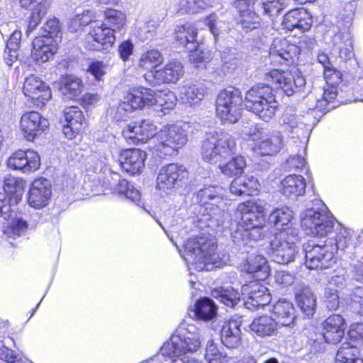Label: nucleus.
Returning a JSON list of instances; mask_svg holds the SVG:
<instances>
[{
    "label": "nucleus",
    "instance_id": "obj_9",
    "mask_svg": "<svg viewBox=\"0 0 363 363\" xmlns=\"http://www.w3.org/2000/svg\"><path fill=\"white\" fill-rule=\"evenodd\" d=\"M301 225L307 235H327L334 226V218L322 205L320 208H307L301 213Z\"/></svg>",
    "mask_w": 363,
    "mask_h": 363
},
{
    "label": "nucleus",
    "instance_id": "obj_64",
    "mask_svg": "<svg viewBox=\"0 0 363 363\" xmlns=\"http://www.w3.org/2000/svg\"><path fill=\"white\" fill-rule=\"evenodd\" d=\"M351 296L353 311L363 317V289L360 286L355 287Z\"/></svg>",
    "mask_w": 363,
    "mask_h": 363
},
{
    "label": "nucleus",
    "instance_id": "obj_60",
    "mask_svg": "<svg viewBox=\"0 0 363 363\" xmlns=\"http://www.w3.org/2000/svg\"><path fill=\"white\" fill-rule=\"evenodd\" d=\"M214 2L206 3L204 0H180L179 11L184 13L196 12L199 9H204L207 5L212 6Z\"/></svg>",
    "mask_w": 363,
    "mask_h": 363
},
{
    "label": "nucleus",
    "instance_id": "obj_25",
    "mask_svg": "<svg viewBox=\"0 0 363 363\" xmlns=\"http://www.w3.org/2000/svg\"><path fill=\"white\" fill-rule=\"evenodd\" d=\"M241 293L243 296H246L247 298L245 303L249 309L253 310L264 306L271 301L268 289L258 281H251L243 285Z\"/></svg>",
    "mask_w": 363,
    "mask_h": 363
},
{
    "label": "nucleus",
    "instance_id": "obj_56",
    "mask_svg": "<svg viewBox=\"0 0 363 363\" xmlns=\"http://www.w3.org/2000/svg\"><path fill=\"white\" fill-rule=\"evenodd\" d=\"M115 191L119 195H124L126 199L130 200L138 206L140 205L141 197L140 191L127 180H120Z\"/></svg>",
    "mask_w": 363,
    "mask_h": 363
},
{
    "label": "nucleus",
    "instance_id": "obj_23",
    "mask_svg": "<svg viewBox=\"0 0 363 363\" xmlns=\"http://www.w3.org/2000/svg\"><path fill=\"white\" fill-rule=\"evenodd\" d=\"M52 186L50 182L45 178L35 179L28 193V203L35 209L45 207L51 198Z\"/></svg>",
    "mask_w": 363,
    "mask_h": 363
},
{
    "label": "nucleus",
    "instance_id": "obj_35",
    "mask_svg": "<svg viewBox=\"0 0 363 363\" xmlns=\"http://www.w3.org/2000/svg\"><path fill=\"white\" fill-rule=\"evenodd\" d=\"M255 4V0H239L237 6L240 9V23L245 32L258 28L260 25L259 16L250 9L251 4Z\"/></svg>",
    "mask_w": 363,
    "mask_h": 363
},
{
    "label": "nucleus",
    "instance_id": "obj_54",
    "mask_svg": "<svg viewBox=\"0 0 363 363\" xmlns=\"http://www.w3.org/2000/svg\"><path fill=\"white\" fill-rule=\"evenodd\" d=\"M213 296L227 306L233 307L240 301V294L233 288L226 287L215 289Z\"/></svg>",
    "mask_w": 363,
    "mask_h": 363
},
{
    "label": "nucleus",
    "instance_id": "obj_24",
    "mask_svg": "<svg viewBox=\"0 0 363 363\" xmlns=\"http://www.w3.org/2000/svg\"><path fill=\"white\" fill-rule=\"evenodd\" d=\"M58 40L51 35L41 34L33 40L32 57L38 63L49 61L57 53Z\"/></svg>",
    "mask_w": 363,
    "mask_h": 363
},
{
    "label": "nucleus",
    "instance_id": "obj_26",
    "mask_svg": "<svg viewBox=\"0 0 363 363\" xmlns=\"http://www.w3.org/2000/svg\"><path fill=\"white\" fill-rule=\"evenodd\" d=\"M23 91L37 106L43 105L52 97L50 87L38 77L30 75L26 78Z\"/></svg>",
    "mask_w": 363,
    "mask_h": 363
},
{
    "label": "nucleus",
    "instance_id": "obj_20",
    "mask_svg": "<svg viewBox=\"0 0 363 363\" xmlns=\"http://www.w3.org/2000/svg\"><path fill=\"white\" fill-rule=\"evenodd\" d=\"M157 127L150 120L129 124L123 129L122 134L129 144L145 143L152 139L156 143Z\"/></svg>",
    "mask_w": 363,
    "mask_h": 363
},
{
    "label": "nucleus",
    "instance_id": "obj_34",
    "mask_svg": "<svg viewBox=\"0 0 363 363\" xmlns=\"http://www.w3.org/2000/svg\"><path fill=\"white\" fill-rule=\"evenodd\" d=\"M21 6L31 11L30 20L28 26L27 34L29 35L47 14L50 7V0H19Z\"/></svg>",
    "mask_w": 363,
    "mask_h": 363
},
{
    "label": "nucleus",
    "instance_id": "obj_4",
    "mask_svg": "<svg viewBox=\"0 0 363 363\" xmlns=\"http://www.w3.org/2000/svg\"><path fill=\"white\" fill-rule=\"evenodd\" d=\"M216 245L213 240L204 237L189 239L185 244L182 255L191 274V268L198 272L211 271L214 267H220L223 261L216 253Z\"/></svg>",
    "mask_w": 363,
    "mask_h": 363
},
{
    "label": "nucleus",
    "instance_id": "obj_40",
    "mask_svg": "<svg viewBox=\"0 0 363 363\" xmlns=\"http://www.w3.org/2000/svg\"><path fill=\"white\" fill-rule=\"evenodd\" d=\"M217 311V306L211 298H202L195 303L191 313L196 320L210 321L216 317Z\"/></svg>",
    "mask_w": 363,
    "mask_h": 363
},
{
    "label": "nucleus",
    "instance_id": "obj_50",
    "mask_svg": "<svg viewBox=\"0 0 363 363\" xmlns=\"http://www.w3.org/2000/svg\"><path fill=\"white\" fill-rule=\"evenodd\" d=\"M190 51L189 60L195 67H200L204 66L213 57L212 52L210 50L199 45L198 43L196 47H187Z\"/></svg>",
    "mask_w": 363,
    "mask_h": 363
},
{
    "label": "nucleus",
    "instance_id": "obj_13",
    "mask_svg": "<svg viewBox=\"0 0 363 363\" xmlns=\"http://www.w3.org/2000/svg\"><path fill=\"white\" fill-rule=\"evenodd\" d=\"M156 139V152L163 155H170L186 144L187 135L182 127L174 124L162 128L157 133Z\"/></svg>",
    "mask_w": 363,
    "mask_h": 363
},
{
    "label": "nucleus",
    "instance_id": "obj_51",
    "mask_svg": "<svg viewBox=\"0 0 363 363\" xmlns=\"http://www.w3.org/2000/svg\"><path fill=\"white\" fill-rule=\"evenodd\" d=\"M204 359L207 363H227L229 360L222 348L213 340H208L206 344Z\"/></svg>",
    "mask_w": 363,
    "mask_h": 363
},
{
    "label": "nucleus",
    "instance_id": "obj_12",
    "mask_svg": "<svg viewBox=\"0 0 363 363\" xmlns=\"http://www.w3.org/2000/svg\"><path fill=\"white\" fill-rule=\"evenodd\" d=\"M153 90L145 87L134 89L126 93L118 106L111 113L118 120H124L128 113L152 106Z\"/></svg>",
    "mask_w": 363,
    "mask_h": 363
},
{
    "label": "nucleus",
    "instance_id": "obj_63",
    "mask_svg": "<svg viewBox=\"0 0 363 363\" xmlns=\"http://www.w3.org/2000/svg\"><path fill=\"white\" fill-rule=\"evenodd\" d=\"M0 359L7 363H26V359L19 354H13V352L6 347L1 341H0Z\"/></svg>",
    "mask_w": 363,
    "mask_h": 363
},
{
    "label": "nucleus",
    "instance_id": "obj_11",
    "mask_svg": "<svg viewBox=\"0 0 363 363\" xmlns=\"http://www.w3.org/2000/svg\"><path fill=\"white\" fill-rule=\"evenodd\" d=\"M224 189L218 186H207L200 189L195 194L194 199L201 206L206 205L205 211L209 219L216 220L218 223L223 222L225 214L226 203L220 201V205L216 204L220 199H223Z\"/></svg>",
    "mask_w": 363,
    "mask_h": 363
},
{
    "label": "nucleus",
    "instance_id": "obj_39",
    "mask_svg": "<svg viewBox=\"0 0 363 363\" xmlns=\"http://www.w3.org/2000/svg\"><path fill=\"white\" fill-rule=\"evenodd\" d=\"M240 324L236 320L225 323L220 332L223 344L228 348H236L240 345Z\"/></svg>",
    "mask_w": 363,
    "mask_h": 363
},
{
    "label": "nucleus",
    "instance_id": "obj_48",
    "mask_svg": "<svg viewBox=\"0 0 363 363\" xmlns=\"http://www.w3.org/2000/svg\"><path fill=\"white\" fill-rule=\"evenodd\" d=\"M336 363H363V359L359 357V351L357 347L351 346L349 343H345L337 350Z\"/></svg>",
    "mask_w": 363,
    "mask_h": 363
},
{
    "label": "nucleus",
    "instance_id": "obj_19",
    "mask_svg": "<svg viewBox=\"0 0 363 363\" xmlns=\"http://www.w3.org/2000/svg\"><path fill=\"white\" fill-rule=\"evenodd\" d=\"M48 120L37 111H26L21 118L20 130L24 138L33 141L49 127Z\"/></svg>",
    "mask_w": 363,
    "mask_h": 363
},
{
    "label": "nucleus",
    "instance_id": "obj_15",
    "mask_svg": "<svg viewBox=\"0 0 363 363\" xmlns=\"http://www.w3.org/2000/svg\"><path fill=\"white\" fill-rule=\"evenodd\" d=\"M265 79L275 82L288 96L301 91L306 84L305 78L296 69L286 72L273 69L265 74Z\"/></svg>",
    "mask_w": 363,
    "mask_h": 363
},
{
    "label": "nucleus",
    "instance_id": "obj_16",
    "mask_svg": "<svg viewBox=\"0 0 363 363\" xmlns=\"http://www.w3.org/2000/svg\"><path fill=\"white\" fill-rule=\"evenodd\" d=\"M115 31L102 22L94 21L89 26L84 45L90 50H107L115 41Z\"/></svg>",
    "mask_w": 363,
    "mask_h": 363
},
{
    "label": "nucleus",
    "instance_id": "obj_53",
    "mask_svg": "<svg viewBox=\"0 0 363 363\" xmlns=\"http://www.w3.org/2000/svg\"><path fill=\"white\" fill-rule=\"evenodd\" d=\"M238 60L234 54L223 53L220 56V62L213 67L214 72L220 77L231 73L238 66Z\"/></svg>",
    "mask_w": 363,
    "mask_h": 363
},
{
    "label": "nucleus",
    "instance_id": "obj_38",
    "mask_svg": "<svg viewBox=\"0 0 363 363\" xmlns=\"http://www.w3.org/2000/svg\"><path fill=\"white\" fill-rule=\"evenodd\" d=\"M250 328L258 336L265 337L276 335L279 326L273 317L266 315L255 318Z\"/></svg>",
    "mask_w": 363,
    "mask_h": 363
},
{
    "label": "nucleus",
    "instance_id": "obj_3",
    "mask_svg": "<svg viewBox=\"0 0 363 363\" xmlns=\"http://www.w3.org/2000/svg\"><path fill=\"white\" fill-rule=\"evenodd\" d=\"M350 232L342 229L337 238H328L323 243L308 242L303 245L305 264L309 269H322L331 267L336 262L335 253L344 250L350 241Z\"/></svg>",
    "mask_w": 363,
    "mask_h": 363
},
{
    "label": "nucleus",
    "instance_id": "obj_27",
    "mask_svg": "<svg viewBox=\"0 0 363 363\" xmlns=\"http://www.w3.org/2000/svg\"><path fill=\"white\" fill-rule=\"evenodd\" d=\"M333 56L346 62L354 56L352 37L347 30H338L331 36L329 43Z\"/></svg>",
    "mask_w": 363,
    "mask_h": 363
},
{
    "label": "nucleus",
    "instance_id": "obj_33",
    "mask_svg": "<svg viewBox=\"0 0 363 363\" xmlns=\"http://www.w3.org/2000/svg\"><path fill=\"white\" fill-rule=\"evenodd\" d=\"M312 24V19L309 13L303 9H297L286 13L282 21L284 29L294 30L297 29L301 32L308 30Z\"/></svg>",
    "mask_w": 363,
    "mask_h": 363
},
{
    "label": "nucleus",
    "instance_id": "obj_17",
    "mask_svg": "<svg viewBox=\"0 0 363 363\" xmlns=\"http://www.w3.org/2000/svg\"><path fill=\"white\" fill-rule=\"evenodd\" d=\"M324 77L327 87L324 88L322 98L317 100L316 104L314 106L315 109L322 112L328 111L335 107L334 105H330V104L337 97V86L342 81V74L331 65L324 69Z\"/></svg>",
    "mask_w": 363,
    "mask_h": 363
},
{
    "label": "nucleus",
    "instance_id": "obj_45",
    "mask_svg": "<svg viewBox=\"0 0 363 363\" xmlns=\"http://www.w3.org/2000/svg\"><path fill=\"white\" fill-rule=\"evenodd\" d=\"M296 299L298 307L306 315H313L316 308V298L310 289H303L296 294Z\"/></svg>",
    "mask_w": 363,
    "mask_h": 363
},
{
    "label": "nucleus",
    "instance_id": "obj_2",
    "mask_svg": "<svg viewBox=\"0 0 363 363\" xmlns=\"http://www.w3.org/2000/svg\"><path fill=\"white\" fill-rule=\"evenodd\" d=\"M201 339V330L195 325L182 323L162 345L160 351L163 356L172 359L171 363H202L186 355L200 349Z\"/></svg>",
    "mask_w": 363,
    "mask_h": 363
},
{
    "label": "nucleus",
    "instance_id": "obj_44",
    "mask_svg": "<svg viewBox=\"0 0 363 363\" xmlns=\"http://www.w3.org/2000/svg\"><path fill=\"white\" fill-rule=\"evenodd\" d=\"M164 57L157 50L152 49L143 53L138 60V67L147 72L157 70L156 68L162 64Z\"/></svg>",
    "mask_w": 363,
    "mask_h": 363
},
{
    "label": "nucleus",
    "instance_id": "obj_52",
    "mask_svg": "<svg viewBox=\"0 0 363 363\" xmlns=\"http://www.w3.org/2000/svg\"><path fill=\"white\" fill-rule=\"evenodd\" d=\"M125 21L126 16L124 13L109 9L104 11V21L102 23L116 32L123 28Z\"/></svg>",
    "mask_w": 363,
    "mask_h": 363
},
{
    "label": "nucleus",
    "instance_id": "obj_22",
    "mask_svg": "<svg viewBox=\"0 0 363 363\" xmlns=\"http://www.w3.org/2000/svg\"><path fill=\"white\" fill-rule=\"evenodd\" d=\"M301 53L295 44L289 43L284 38H275L269 48V57L275 64L294 63Z\"/></svg>",
    "mask_w": 363,
    "mask_h": 363
},
{
    "label": "nucleus",
    "instance_id": "obj_42",
    "mask_svg": "<svg viewBox=\"0 0 363 363\" xmlns=\"http://www.w3.org/2000/svg\"><path fill=\"white\" fill-rule=\"evenodd\" d=\"M292 218L293 211L287 206H281L270 213L269 221L281 231L289 228H294L291 224Z\"/></svg>",
    "mask_w": 363,
    "mask_h": 363
},
{
    "label": "nucleus",
    "instance_id": "obj_28",
    "mask_svg": "<svg viewBox=\"0 0 363 363\" xmlns=\"http://www.w3.org/2000/svg\"><path fill=\"white\" fill-rule=\"evenodd\" d=\"M40 164L38 154L33 150H19L13 152L7 160L9 167L29 173L37 170Z\"/></svg>",
    "mask_w": 363,
    "mask_h": 363
},
{
    "label": "nucleus",
    "instance_id": "obj_58",
    "mask_svg": "<svg viewBox=\"0 0 363 363\" xmlns=\"http://www.w3.org/2000/svg\"><path fill=\"white\" fill-rule=\"evenodd\" d=\"M25 181L23 179L16 178L11 174L5 177L4 180V191L10 195H21L24 188Z\"/></svg>",
    "mask_w": 363,
    "mask_h": 363
},
{
    "label": "nucleus",
    "instance_id": "obj_5",
    "mask_svg": "<svg viewBox=\"0 0 363 363\" xmlns=\"http://www.w3.org/2000/svg\"><path fill=\"white\" fill-rule=\"evenodd\" d=\"M244 105L261 120L269 122L276 114L279 102L273 89L269 85L259 84L252 86L246 94Z\"/></svg>",
    "mask_w": 363,
    "mask_h": 363
},
{
    "label": "nucleus",
    "instance_id": "obj_8",
    "mask_svg": "<svg viewBox=\"0 0 363 363\" xmlns=\"http://www.w3.org/2000/svg\"><path fill=\"white\" fill-rule=\"evenodd\" d=\"M298 229L289 228L280 231L271 242L269 255L277 263L285 264L293 262L298 252Z\"/></svg>",
    "mask_w": 363,
    "mask_h": 363
},
{
    "label": "nucleus",
    "instance_id": "obj_31",
    "mask_svg": "<svg viewBox=\"0 0 363 363\" xmlns=\"http://www.w3.org/2000/svg\"><path fill=\"white\" fill-rule=\"evenodd\" d=\"M65 124L62 133L68 139H73L79 133L85 118L82 111L77 106L67 107L64 110Z\"/></svg>",
    "mask_w": 363,
    "mask_h": 363
},
{
    "label": "nucleus",
    "instance_id": "obj_36",
    "mask_svg": "<svg viewBox=\"0 0 363 363\" xmlns=\"http://www.w3.org/2000/svg\"><path fill=\"white\" fill-rule=\"evenodd\" d=\"M306 186V181L302 176L291 174L281 181L280 191L284 196L295 199L303 195Z\"/></svg>",
    "mask_w": 363,
    "mask_h": 363
},
{
    "label": "nucleus",
    "instance_id": "obj_37",
    "mask_svg": "<svg viewBox=\"0 0 363 363\" xmlns=\"http://www.w3.org/2000/svg\"><path fill=\"white\" fill-rule=\"evenodd\" d=\"M272 313L279 326H290L295 319V308L292 303L285 299L277 301L272 307Z\"/></svg>",
    "mask_w": 363,
    "mask_h": 363
},
{
    "label": "nucleus",
    "instance_id": "obj_30",
    "mask_svg": "<svg viewBox=\"0 0 363 363\" xmlns=\"http://www.w3.org/2000/svg\"><path fill=\"white\" fill-rule=\"evenodd\" d=\"M242 272L252 274L259 280L266 279L270 274V267L267 259L257 254L249 255L240 265Z\"/></svg>",
    "mask_w": 363,
    "mask_h": 363
},
{
    "label": "nucleus",
    "instance_id": "obj_59",
    "mask_svg": "<svg viewBox=\"0 0 363 363\" xmlns=\"http://www.w3.org/2000/svg\"><path fill=\"white\" fill-rule=\"evenodd\" d=\"M204 22L215 38L226 31L228 28V24L223 21H219L215 14H211L206 17Z\"/></svg>",
    "mask_w": 363,
    "mask_h": 363
},
{
    "label": "nucleus",
    "instance_id": "obj_46",
    "mask_svg": "<svg viewBox=\"0 0 363 363\" xmlns=\"http://www.w3.org/2000/svg\"><path fill=\"white\" fill-rule=\"evenodd\" d=\"M197 35V28L190 23L179 26L175 30V38L180 45L187 47H196L197 42L196 38Z\"/></svg>",
    "mask_w": 363,
    "mask_h": 363
},
{
    "label": "nucleus",
    "instance_id": "obj_61",
    "mask_svg": "<svg viewBox=\"0 0 363 363\" xmlns=\"http://www.w3.org/2000/svg\"><path fill=\"white\" fill-rule=\"evenodd\" d=\"M91 12L86 11L82 13H78L70 21L69 28L72 31L78 30L81 27L91 24Z\"/></svg>",
    "mask_w": 363,
    "mask_h": 363
},
{
    "label": "nucleus",
    "instance_id": "obj_18",
    "mask_svg": "<svg viewBox=\"0 0 363 363\" xmlns=\"http://www.w3.org/2000/svg\"><path fill=\"white\" fill-rule=\"evenodd\" d=\"M184 74L182 63L179 60H173L169 61L162 69L145 73L144 78L152 86L160 84H177Z\"/></svg>",
    "mask_w": 363,
    "mask_h": 363
},
{
    "label": "nucleus",
    "instance_id": "obj_32",
    "mask_svg": "<svg viewBox=\"0 0 363 363\" xmlns=\"http://www.w3.org/2000/svg\"><path fill=\"white\" fill-rule=\"evenodd\" d=\"M323 336L328 343L335 344L344 337L345 319L342 315L335 314L329 316L323 323Z\"/></svg>",
    "mask_w": 363,
    "mask_h": 363
},
{
    "label": "nucleus",
    "instance_id": "obj_55",
    "mask_svg": "<svg viewBox=\"0 0 363 363\" xmlns=\"http://www.w3.org/2000/svg\"><path fill=\"white\" fill-rule=\"evenodd\" d=\"M245 167L246 162L242 156L235 157L225 164L219 166L221 172L229 177L240 175Z\"/></svg>",
    "mask_w": 363,
    "mask_h": 363
},
{
    "label": "nucleus",
    "instance_id": "obj_49",
    "mask_svg": "<svg viewBox=\"0 0 363 363\" xmlns=\"http://www.w3.org/2000/svg\"><path fill=\"white\" fill-rule=\"evenodd\" d=\"M176 101L175 94L169 90L160 91L158 94L153 91L152 105H155L157 108H160L164 114L175 106Z\"/></svg>",
    "mask_w": 363,
    "mask_h": 363
},
{
    "label": "nucleus",
    "instance_id": "obj_41",
    "mask_svg": "<svg viewBox=\"0 0 363 363\" xmlns=\"http://www.w3.org/2000/svg\"><path fill=\"white\" fill-rule=\"evenodd\" d=\"M259 183L253 177H239L230 184V191L236 196L252 195L259 190Z\"/></svg>",
    "mask_w": 363,
    "mask_h": 363
},
{
    "label": "nucleus",
    "instance_id": "obj_62",
    "mask_svg": "<svg viewBox=\"0 0 363 363\" xmlns=\"http://www.w3.org/2000/svg\"><path fill=\"white\" fill-rule=\"evenodd\" d=\"M284 7V0H265L262 4L264 13L269 16H277Z\"/></svg>",
    "mask_w": 363,
    "mask_h": 363
},
{
    "label": "nucleus",
    "instance_id": "obj_10",
    "mask_svg": "<svg viewBox=\"0 0 363 363\" xmlns=\"http://www.w3.org/2000/svg\"><path fill=\"white\" fill-rule=\"evenodd\" d=\"M242 103L239 89L229 87L222 90L216 99V114L224 123H234L240 117Z\"/></svg>",
    "mask_w": 363,
    "mask_h": 363
},
{
    "label": "nucleus",
    "instance_id": "obj_21",
    "mask_svg": "<svg viewBox=\"0 0 363 363\" xmlns=\"http://www.w3.org/2000/svg\"><path fill=\"white\" fill-rule=\"evenodd\" d=\"M306 117L286 111L280 120L282 130L291 138L307 139L311 130Z\"/></svg>",
    "mask_w": 363,
    "mask_h": 363
},
{
    "label": "nucleus",
    "instance_id": "obj_43",
    "mask_svg": "<svg viewBox=\"0 0 363 363\" xmlns=\"http://www.w3.org/2000/svg\"><path fill=\"white\" fill-rule=\"evenodd\" d=\"M60 91L69 99L79 97L82 91V80L76 76L67 75L62 78Z\"/></svg>",
    "mask_w": 363,
    "mask_h": 363
},
{
    "label": "nucleus",
    "instance_id": "obj_7",
    "mask_svg": "<svg viewBox=\"0 0 363 363\" xmlns=\"http://www.w3.org/2000/svg\"><path fill=\"white\" fill-rule=\"evenodd\" d=\"M241 133L243 136L255 142L253 150L258 155H274L283 147V135L279 130L250 124L249 126H244Z\"/></svg>",
    "mask_w": 363,
    "mask_h": 363
},
{
    "label": "nucleus",
    "instance_id": "obj_47",
    "mask_svg": "<svg viewBox=\"0 0 363 363\" xmlns=\"http://www.w3.org/2000/svg\"><path fill=\"white\" fill-rule=\"evenodd\" d=\"M205 89L202 85L191 84L181 88L180 99L184 104H195L204 97Z\"/></svg>",
    "mask_w": 363,
    "mask_h": 363
},
{
    "label": "nucleus",
    "instance_id": "obj_14",
    "mask_svg": "<svg viewBox=\"0 0 363 363\" xmlns=\"http://www.w3.org/2000/svg\"><path fill=\"white\" fill-rule=\"evenodd\" d=\"M186 176L187 171L183 165L174 163L164 165L159 169L156 188L161 194H170L182 186Z\"/></svg>",
    "mask_w": 363,
    "mask_h": 363
},
{
    "label": "nucleus",
    "instance_id": "obj_57",
    "mask_svg": "<svg viewBox=\"0 0 363 363\" xmlns=\"http://www.w3.org/2000/svg\"><path fill=\"white\" fill-rule=\"evenodd\" d=\"M28 229L27 222L22 218H15L9 223L4 233L9 238H17L26 234Z\"/></svg>",
    "mask_w": 363,
    "mask_h": 363
},
{
    "label": "nucleus",
    "instance_id": "obj_29",
    "mask_svg": "<svg viewBox=\"0 0 363 363\" xmlns=\"http://www.w3.org/2000/svg\"><path fill=\"white\" fill-rule=\"evenodd\" d=\"M146 158V152L140 149L123 150L120 157L121 168L131 175L140 174L145 167Z\"/></svg>",
    "mask_w": 363,
    "mask_h": 363
},
{
    "label": "nucleus",
    "instance_id": "obj_1",
    "mask_svg": "<svg viewBox=\"0 0 363 363\" xmlns=\"http://www.w3.org/2000/svg\"><path fill=\"white\" fill-rule=\"evenodd\" d=\"M265 205L259 200H249L240 203L234 216L238 227L233 233V240L238 245H250L262 239L266 233L264 225Z\"/></svg>",
    "mask_w": 363,
    "mask_h": 363
},
{
    "label": "nucleus",
    "instance_id": "obj_6",
    "mask_svg": "<svg viewBox=\"0 0 363 363\" xmlns=\"http://www.w3.org/2000/svg\"><path fill=\"white\" fill-rule=\"evenodd\" d=\"M235 147V140L228 133L220 130L209 131L203 142L202 157L211 164L220 163L232 156Z\"/></svg>",
    "mask_w": 363,
    "mask_h": 363
}]
</instances>
